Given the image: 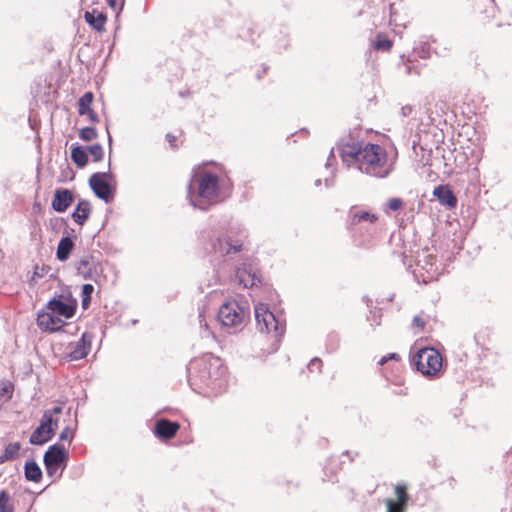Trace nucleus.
<instances>
[{"label":"nucleus","mask_w":512,"mask_h":512,"mask_svg":"<svg viewBox=\"0 0 512 512\" xmlns=\"http://www.w3.org/2000/svg\"><path fill=\"white\" fill-rule=\"evenodd\" d=\"M205 248L216 259L231 265L230 270L234 271L235 282L243 288H250L261 282L257 268L248 258L244 259L242 256L243 239L233 236L232 231L212 233Z\"/></svg>","instance_id":"obj_1"},{"label":"nucleus","mask_w":512,"mask_h":512,"mask_svg":"<svg viewBox=\"0 0 512 512\" xmlns=\"http://www.w3.org/2000/svg\"><path fill=\"white\" fill-rule=\"evenodd\" d=\"M338 149L343 164L347 167L354 166L369 177L385 179L394 171V161L379 144L364 143L350 138L348 141L342 139L338 143Z\"/></svg>","instance_id":"obj_2"},{"label":"nucleus","mask_w":512,"mask_h":512,"mask_svg":"<svg viewBox=\"0 0 512 512\" xmlns=\"http://www.w3.org/2000/svg\"><path fill=\"white\" fill-rule=\"evenodd\" d=\"M188 382L193 391L204 396L217 395L226 386V368L221 359L211 355L191 363Z\"/></svg>","instance_id":"obj_3"},{"label":"nucleus","mask_w":512,"mask_h":512,"mask_svg":"<svg viewBox=\"0 0 512 512\" xmlns=\"http://www.w3.org/2000/svg\"><path fill=\"white\" fill-rule=\"evenodd\" d=\"M224 197L219 177L208 171L200 173L188 186L190 204L201 211L209 210Z\"/></svg>","instance_id":"obj_4"},{"label":"nucleus","mask_w":512,"mask_h":512,"mask_svg":"<svg viewBox=\"0 0 512 512\" xmlns=\"http://www.w3.org/2000/svg\"><path fill=\"white\" fill-rule=\"evenodd\" d=\"M255 320L259 332L266 333L271 339L270 349L267 352H276L279 348L281 337L285 332L284 320L271 312L265 304L255 306Z\"/></svg>","instance_id":"obj_5"},{"label":"nucleus","mask_w":512,"mask_h":512,"mask_svg":"<svg viewBox=\"0 0 512 512\" xmlns=\"http://www.w3.org/2000/svg\"><path fill=\"white\" fill-rule=\"evenodd\" d=\"M441 274L436 256L430 248L417 252L413 275L418 283L427 284L438 279Z\"/></svg>","instance_id":"obj_6"},{"label":"nucleus","mask_w":512,"mask_h":512,"mask_svg":"<svg viewBox=\"0 0 512 512\" xmlns=\"http://www.w3.org/2000/svg\"><path fill=\"white\" fill-rule=\"evenodd\" d=\"M69 461V453L64 445L55 443L46 450L43 463L48 477L52 482L60 479Z\"/></svg>","instance_id":"obj_7"},{"label":"nucleus","mask_w":512,"mask_h":512,"mask_svg":"<svg viewBox=\"0 0 512 512\" xmlns=\"http://www.w3.org/2000/svg\"><path fill=\"white\" fill-rule=\"evenodd\" d=\"M249 317L247 310L235 300L224 302L218 309L217 319L223 327L241 330Z\"/></svg>","instance_id":"obj_8"},{"label":"nucleus","mask_w":512,"mask_h":512,"mask_svg":"<svg viewBox=\"0 0 512 512\" xmlns=\"http://www.w3.org/2000/svg\"><path fill=\"white\" fill-rule=\"evenodd\" d=\"M411 363L423 375L434 376L442 367V357L433 348H422L413 356Z\"/></svg>","instance_id":"obj_9"},{"label":"nucleus","mask_w":512,"mask_h":512,"mask_svg":"<svg viewBox=\"0 0 512 512\" xmlns=\"http://www.w3.org/2000/svg\"><path fill=\"white\" fill-rule=\"evenodd\" d=\"M113 175L111 172H97L90 176L89 185L94 194L104 200L106 203L111 202L113 199V189L108 179H112Z\"/></svg>","instance_id":"obj_10"},{"label":"nucleus","mask_w":512,"mask_h":512,"mask_svg":"<svg viewBox=\"0 0 512 512\" xmlns=\"http://www.w3.org/2000/svg\"><path fill=\"white\" fill-rule=\"evenodd\" d=\"M47 308L54 314L71 318L75 314L77 300L71 294H60L47 303Z\"/></svg>","instance_id":"obj_11"},{"label":"nucleus","mask_w":512,"mask_h":512,"mask_svg":"<svg viewBox=\"0 0 512 512\" xmlns=\"http://www.w3.org/2000/svg\"><path fill=\"white\" fill-rule=\"evenodd\" d=\"M377 220L378 216L376 214L360 210L357 207H352L349 211L347 227L353 236H356L362 233V223L374 225Z\"/></svg>","instance_id":"obj_12"},{"label":"nucleus","mask_w":512,"mask_h":512,"mask_svg":"<svg viewBox=\"0 0 512 512\" xmlns=\"http://www.w3.org/2000/svg\"><path fill=\"white\" fill-rule=\"evenodd\" d=\"M57 418H44L40 425L33 431L29 438L32 445H43L49 441L55 434L57 428Z\"/></svg>","instance_id":"obj_13"},{"label":"nucleus","mask_w":512,"mask_h":512,"mask_svg":"<svg viewBox=\"0 0 512 512\" xmlns=\"http://www.w3.org/2000/svg\"><path fill=\"white\" fill-rule=\"evenodd\" d=\"M76 269L79 275L85 279L96 280L101 274L102 267L99 261L92 255H85L76 263Z\"/></svg>","instance_id":"obj_14"},{"label":"nucleus","mask_w":512,"mask_h":512,"mask_svg":"<svg viewBox=\"0 0 512 512\" xmlns=\"http://www.w3.org/2000/svg\"><path fill=\"white\" fill-rule=\"evenodd\" d=\"M396 500L386 499V512H406L409 495L405 484H398L395 487Z\"/></svg>","instance_id":"obj_15"},{"label":"nucleus","mask_w":512,"mask_h":512,"mask_svg":"<svg viewBox=\"0 0 512 512\" xmlns=\"http://www.w3.org/2000/svg\"><path fill=\"white\" fill-rule=\"evenodd\" d=\"M92 340L93 334L90 332H84L81 338L71 346L69 352L70 358L72 360L85 358L90 352Z\"/></svg>","instance_id":"obj_16"},{"label":"nucleus","mask_w":512,"mask_h":512,"mask_svg":"<svg viewBox=\"0 0 512 512\" xmlns=\"http://www.w3.org/2000/svg\"><path fill=\"white\" fill-rule=\"evenodd\" d=\"M179 428L178 422L170 421L168 418H159L153 428V432L157 438L167 440L174 437Z\"/></svg>","instance_id":"obj_17"},{"label":"nucleus","mask_w":512,"mask_h":512,"mask_svg":"<svg viewBox=\"0 0 512 512\" xmlns=\"http://www.w3.org/2000/svg\"><path fill=\"white\" fill-rule=\"evenodd\" d=\"M37 324L42 330L56 332L65 325V322L52 312H43L38 315Z\"/></svg>","instance_id":"obj_18"},{"label":"nucleus","mask_w":512,"mask_h":512,"mask_svg":"<svg viewBox=\"0 0 512 512\" xmlns=\"http://www.w3.org/2000/svg\"><path fill=\"white\" fill-rule=\"evenodd\" d=\"M73 200V193L69 189H56L52 200V208L59 213H63L72 204Z\"/></svg>","instance_id":"obj_19"},{"label":"nucleus","mask_w":512,"mask_h":512,"mask_svg":"<svg viewBox=\"0 0 512 512\" xmlns=\"http://www.w3.org/2000/svg\"><path fill=\"white\" fill-rule=\"evenodd\" d=\"M433 195L441 204L449 208H455L457 206V198L447 185H438L435 187Z\"/></svg>","instance_id":"obj_20"},{"label":"nucleus","mask_w":512,"mask_h":512,"mask_svg":"<svg viewBox=\"0 0 512 512\" xmlns=\"http://www.w3.org/2000/svg\"><path fill=\"white\" fill-rule=\"evenodd\" d=\"M91 212V204L88 200H79L74 212L72 213L73 220L78 225H83L89 218Z\"/></svg>","instance_id":"obj_21"},{"label":"nucleus","mask_w":512,"mask_h":512,"mask_svg":"<svg viewBox=\"0 0 512 512\" xmlns=\"http://www.w3.org/2000/svg\"><path fill=\"white\" fill-rule=\"evenodd\" d=\"M86 22L96 31H103L107 20L106 14L96 10L85 12Z\"/></svg>","instance_id":"obj_22"},{"label":"nucleus","mask_w":512,"mask_h":512,"mask_svg":"<svg viewBox=\"0 0 512 512\" xmlns=\"http://www.w3.org/2000/svg\"><path fill=\"white\" fill-rule=\"evenodd\" d=\"M24 475L26 480L34 483H39L42 479L43 473L37 462L31 459L25 462Z\"/></svg>","instance_id":"obj_23"},{"label":"nucleus","mask_w":512,"mask_h":512,"mask_svg":"<svg viewBox=\"0 0 512 512\" xmlns=\"http://www.w3.org/2000/svg\"><path fill=\"white\" fill-rule=\"evenodd\" d=\"M74 248V242L70 237H62L58 243L56 257L60 261H66Z\"/></svg>","instance_id":"obj_24"},{"label":"nucleus","mask_w":512,"mask_h":512,"mask_svg":"<svg viewBox=\"0 0 512 512\" xmlns=\"http://www.w3.org/2000/svg\"><path fill=\"white\" fill-rule=\"evenodd\" d=\"M71 159L78 168H83L88 163V152L86 148L80 145H73L71 149Z\"/></svg>","instance_id":"obj_25"},{"label":"nucleus","mask_w":512,"mask_h":512,"mask_svg":"<svg viewBox=\"0 0 512 512\" xmlns=\"http://www.w3.org/2000/svg\"><path fill=\"white\" fill-rule=\"evenodd\" d=\"M20 449L21 445L19 442L9 443L5 447L4 452L0 455V464L16 459L19 455Z\"/></svg>","instance_id":"obj_26"},{"label":"nucleus","mask_w":512,"mask_h":512,"mask_svg":"<svg viewBox=\"0 0 512 512\" xmlns=\"http://www.w3.org/2000/svg\"><path fill=\"white\" fill-rule=\"evenodd\" d=\"M413 55L421 59H427L431 56V45L425 38L419 40L418 44L413 48Z\"/></svg>","instance_id":"obj_27"},{"label":"nucleus","mask_w":512,"mask_h":512,"mask_svg":"<svg viewBox=\"0 0 512 512\" xmlns=\"http://www.w3.org/2000/svg\"><path fill=\"white\" fill-rule=\"evenodd\" d=\"M340 341L341 338L339 333L335 331L330 332L326 337V350L330 353L337 351L338 348L340 347Z\"/></svg>","instance_id":"obj_28"},{"label":"nucleus","mask_w":512,"mask_h":512,"mask_svg":"<svg viewBox=\"0 0 512 512\" xmlns=\"http://www.w3.org/2000/svg\"><path fill=\"white\" fill-rule=\"evenodd\" d=\"M94 99V95L92 92H86L83 96L79 99V109L78 113L79 115L83 116L86 115V111H90L91 109V103Z\"/></svg>","instance_id":"obj_29"},{"label":"nucleus","mask_w":512,"mask_h":512,"mask_svg":"<svg viewBox=\"0 0 512 512\" xmlns=\"http://www.w3.org/2000/svg\"><path fill=\"white\" fill-rule=\"evenodd\" d=\"M0 512H14L11 496L5 490L0 492Z\"/></svg>","instance_id":"obj_30"},{"label":"nucleus","mask_w":512,"mask_h":512,"mask_svg":"<svg viewBox=\"0 0 512 512\" xmlns=\"http://www.w3.org/2000/svg\"><path fill=\"white\" fill-rule=\"evenodd\" d=\"M94 291V287L92 284H84L82 286V293H81V296H82V307L84 309L88 308L90 302H91V295Z\"/></svg>","instance_id":"obj_31"},{"label":"nucleus","mask_w":512,"mask_h":512,"mask_svg":"<svg viewBox=\"0 0 512 512\" xmlns=\"http://www.w3.org/2000/svg\"><path fill=\"white\" fill-rule=\"evenodd\" d=\"M86 150L92 155L93 161L98 162L102 160L104 151L103 147L99 143L89 146Z\"/></svg>","instance_id":"obj_32"},{"label":"nucleus","mask_w":512,"mask_h":512,"mask_svg":"<svg viewBox=\"0 0 512 512\" xmlns=\"http://www.w3.org/2000/svg\"><path fill=\"white\" fill-rule=\"evenodd\" d=\"M13 386L10 382H0V400H8L12 397Z\"/></svg>","instance_id":"obj_33"},{"label":"nucleus","mask_w":512,"mask_h":512,"mask_svg":"<svg viewBox=\"0 0 512 512\" xmlns=\"http://www.w3.org/2000/svg\"><path fill=\"white\" fill-rule=\"evenodd\" d=\"M79 136L83 141H91L96 139L98 134L96 128L85 127L80 130Z\"/></svg>","instance_id":"obj_34"},{"label":"nucleus","mask_w":512,"mask_h":512,"mask_svg":"<svg viewBox=\"0 0 512 512\" xmlns=\"http://www.w3.org/2000/svg\"><path fill=\"white\" fill-rule=\"evenodd\" d=\"M373 47L378 51H388L392 47V42L388 38L379 35Z\"/></svg>","instance_id":"obj_35"},{"label":"nucleus","mask_w":512,"mask_h":512,"mask_svg":"<svg viewBox=\"0 0 512 512\" xmlns=\"http://www.w3.org/2000/svg\"><path fill=\"white\" fill-rule=\"evenodd\" d=\"M403 205H404V202L401 198H390L386 203L384 212L388 213V210L398 211L403 207Z\"/></svg>","instance_id":"obj_36"},{"label":"nucleus","mask_w":512,"mask_h":512,"mask_svg":"<svg viewBox=\"0 0 512 512\" xmlns=\"http://www.w3.org/2000/svg\"><path fill=\"white\" fill-rule=\"evenodd\" d=\"M199 323H200V327L202 329H204L205 336H209V335L213 334L212 331H210V329H209V325L206 320V310L204 307L199 308Z\"/></svg>","instance_id":"obj_37"},{"label":"nucleus","mask_w":512,"mask_h":512,"mask_svg":"<svg viewBox=\"0 0 512 512\" xmlns=\"http://www.w3.org/2000/svg\"><path fill=\"white\" fill-rule=\"evenodd\" d=\"M391 392L394 395L405 396V395L408 394V388L406 386H404V384L401 383V382H399V383H392V385H391Z\"/></svg>","instance_id":"obj_38"},{"label":"nucleus","mask_w":512,"mask_h":512,"mask_svg":"<svg viewBox=\"0 0 512 512\" xmlns=\"http://www.w3.org/2000/svg\"><path fill=\"white\" fill-rule=\"evenodd\" d=\"M50 270H51V268L49 266H46V265L38 266V265H36L35 268H34L32 280H35L36 278L44 277Z\"/></svg>","instance_id":"obj_39"},{"label":"nucleus","mask_w":512,"mask_h":512,"mask_svg":"<svg viewBox=\"0 0 512 512\" xmlns=\"http://www.w3.org/2000/svg\"><path fill=\"white\" fill-rule=\"evenodd\" d=\"M307 368L310 372L316 371L317 373H321L322 370V360L320 358H313L307 365Z\"/></svg>","instance_id":"obj_40"},{"label":"nucleus","mask_w":512,"mask_h":512,"mask_svg":"<svg viewBox=\"0 0 512 512\" xmlns=\"http://www.w3.org/2000/svg\"><path fill=\"white\" fill-rule=\"evenodd\" d=\"M400 360L401 356L398 353L393 352L381 357L380 360L378 361V365L383 366L388 361L399 362Z\"/></svg>","instance_id":"obj_41"},{"label":"nucleus","mask_w":512,"mask_h":512,"mask_svg":"<svg viewBox=\"0 0 512 512\" xmlns=\"http://www.w3.org/2000/svg\"><path fill=\"white\" fill-rule=\"evenodd\" d=\"M73 437H74V430L72 428H70V427H65L61 431V433L59 435V439L61 441H69V442H71Z\"/></svg>","instance_id":"obj_42"},{"label":"nucleus","mask_w":512,"mask_h":512,"mask_svg":"<svg viewBox=\"0 0 512 512\" xmlns=\"http://www.w3.org/2000/svg\"><path fill=\"white\" fill-rule=\"evenodd\" d=\"M378 312L370 311L371 317L368 316V320L371 321V326H379L381 315L377 314Z\"/></svg>","instance_id":"obj_43"},{"label":"nucleus","mask_w":512,"mask_h":512,"mask_svg":"<svg viewBox=\"0 0 512 512\" xmlns=\"http://www.w3.org/2000/svg\"><path fill=\"white\" fill-rule=\"evenodd\" d=\"M337 466V459L335 457H330L325 465L324 471L329 470L331 473H334V468Z\"/></svg>","instance_id":"obj_44"},{"label":"nucleus","mask_w":512,"mask_h":512,"mask_svg":"<svg viewBox=\"0 0 512 512\" xmlns=\"http://www.w3.org/2000/svg\"><path fill=\"white\" fill-rule=\"evenodd\" d=\"M413 326H416L417 328L423 330L425 326V321L420 316H415L413 318Z\"/></svg>","instance_id":"obj_45"},{"label":"nucleus","mask_w":512,"mask_h":512,"mask_svg":"<svg viewBox=\"0 0 512 512\" xmlns=\"http://www.w3.org/2000/svg\"><path fill=\"white\" fill-rule=\"evenodd\" d=\"M86 115H88L89 120L93 123H96L99 121L98 115L92 109H90V111H86Z\"/></svg>","instance_id":"obj_46"},{"label":"nucleus","mask_w":512,"mask_h":512,"mask_svg":"<svg viewBox=\"0 0 512 512\" xmlns=\"http://www.w3.org/2000/svg\"><path fill=\"white\" fill-rule=\"evenodd\" d=\"M411 112H412V107L409 105L403 106L401 108V114L403 117L409 116L411 114Z\"/></svg>","instance_id":"obj_47"},{"label":"nucleus","mask_w":512,"mask_h":512,"mask_svg":"<svg viewBox=\"0 0 512 512\" xmlns=\"http://www.w3.org/2000/svg\"><path fill=\"white\" fill-rule=\"evenodd\" d=\"M335 159V156H334V151L333 149L330 151V154L327 158V162H326V168H329L331 166V160Z\"/></svg>","instance_id":"obj_48"},{"label":"nucleus","mask_w":512,"mask_h":512,"mask_svg":"<svg viewBox=\"0 0 512 512\" xmlns=\"http://www.w3.org/2000/svg\"><path fill=\"white\" fill-rule=\"evenodd\" d=\"M166 139L171 145L176 141V137L170 133L166 135Z\"/></svg>","instance_id":"obj_49"},{"label":"nucleus","mask_w":512,"mask_h":512,"mask_svg":"<svg viewBox=\"0 0 512 512\" xmlns=\"http://www.w3.org/2000/svg\"><path fill=\"white\" fill-rule=\"evenodd\" d=\"M343 455H346L347 457H349L350 461H353V459H354V458H353V456H357V455H358V453H354V454L352 455V452H350V451H348V450H347V451H345V452L343 453Z\"/></svg>","instance_id":"obj_50"},{"label":"nucleus","mask_w":512,"mask_h":512,"mask_svg":"<svg viewBox=\"0 0 512 512\" xmlns=\"http://www.w3.org/2000/svg\"><path fill=\"white\" fill-rule=\"evenodd\" d=\"M372 227H373V225H368V223H362V232L364 230L369 231Z\"/></svg>","instance_id":"obj_51"},{"label":"nucleus","mask_w":512,"mask_h":512,"mask_svg":"<svg viewBox=\"0 0 512 512\" xmlns=\"http://www.w3.org/2000/svg\"><path fill=\"white\" fill-rule=\"evenodd\" d=\"M363 301L367 304V306L372 304V300L368 296H364Z\"/></svg>","instance_id":"obj_52"},{"label":"nucleus","mask_w":512,"mask_h":512,"mask_svg":"<svg viewBox=\"0 0 512 512\" xmlns=\"http://www.w3.org/2000/svg\"><path fill=\"white\" fill-rule=\"evenodd\" d=\"M108 3L110 5V7H112L113 9H115L116 5H117V0H108Z\"/></svg>","instance_id":"obj_53"},{"label":"nucleus","mask_w":512,"mask_h":512,"mask_svg":"<svg viewBox=\"0 0 512 512\" xmlns=\"http://www.w3.org/2000/svg\"><path fill=\"white\" fill-rule=\"evenodd\" d=\"M405 69H406L405 72L407 74H411L412 73V67L409 64L405 65Z\"/></svg>","instance_id":"obj_54"},{"label":"nucleus","mask_w":512,"mask_h":512,"mask_svg":"<svg viewBox=\"0 0 512 512\" xmlns=\"http://www.w3.org/2000/svg\"><path fill=\"white\" fill-rule=\"evenodd\" d=\"M53 412L56 414L61 413V408L56 406V407H54Z\"/></svg>","instance_id":"obj_55"},{"label":"nucleus","mask_w":512,"mask_h":512,"mask_svg":"<svg viewBox=\"0 0 512 512\" xmlns=\"http://www.w3.org/2000/svg\"><path fill=\"white\" fill-rule=\"evenodd\" d=\"M108 141H109V144L111 145V143H112V137H111V135H110L109 133H108Z\"/></svg>","instance_id":"obj_56"},{"label":"nucleus","mask_w":512,"mask_h":512,"mask_svg":"<svg viewBox=\"0 0 512 512\" xmlns=\"http://www.w3.org/2000/svg\"><path fill=\"white\" fill-rule=\"evenodd\" d=\"M320 184H321V180H320V179H317V180L315 181V185H316V186H319Z\"/></svg>","instance_id":"obj_57"},{"label":"nucleus","mask_w":512,"mask_h":512,"mask_svg":"<svg viewBox=\"0 0 512 512\" xmlns=\"http://www.w3.org/2000/svg\"><path fill=\"white\" fill-rule=\"evenodd\" d=\"M325 184H326V186H327V187L330 185V184H329V179H328V178H326V179H325Z\"/></svg>","instance_id":"obj_58"},{"label":"nucleus","mask_w":512,"mask_h":512,"mask_svg":"<svg viewBox=\"0 0 512 512\" xmlns=\"http://www.w3.org/2000/svg\"><path fill=\"white\" fill-rule=\"evenodd\" d=\"M43 416H44V417H47V416H52V415H51V414H48V412H47V411H45Z\"/></svg>","instance_id":"obj_59"},{"label":"nucleus","mask_w":512,"mask_h":512,"mask_svg":"<svg viewBox=\"0 0 512 512\" xmlns=\"http://www.w3.org/2000/svg\"><path fill=\"white\" fill-rule=\"evenodd\" d=\"M214 278H215V283H216L219 280V275H215Z\"/></svg>","instance_id":"obj_60"},{"label":"nucleus","mask_w":512,"mask_h":512,"mask_svg":"<svg viewBox=\"0 0 512 512\" xmlns=\"http://www.w3.org/2000/svg\"><path fill=\"white\" fill-rule=\"evenodd\" d=\"M491 3H494V0H489Z\"/></svg>","instance_id":"obj_61"}]
</instances>
